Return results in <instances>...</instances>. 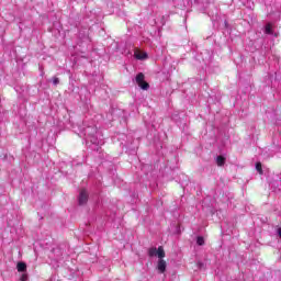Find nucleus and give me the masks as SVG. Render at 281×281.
Returning <instances> with one entry per match:
<instances>
[{"label":"nucleus","instance_id":"obj_10","mask_svg":"<svg viewBox=\"0 0 281 281\" xmlns=\"http://www.w3.org/2000/svg\"><path fill=\"white\" fill-rule=\"evenodd\" d=\"M196 245H199V247H203V245H205V239L203 238V236L196 237Z\"/></svg>","mask_w":281,"mask_h":281},{"label":"nucleus","instance_id":"obj_7","mask_svg":"<svg viewBox=\"0 0 281 281\" xmlns=\"http://www.w3.org/2000/svg\"><path fill=\"white\" fill-rule=\"evenodd\" d=\"M136 60H146V58H148V54L146 53H139V52H136L134 54Z\"/></svg>","mask_w":281,"mask_h":281},{"label":"nucleus","instance_id":"obj_1","mask_svg":"<svg viewBox=\"0 0 281 281\" xmlns=\"http://www.w3.org/2000/svg\"><path fill=\"white\" fill-rule=\"evenodd\" d=\"M83 135H85V137H90V142L92 144H100L95 139V135H98V127L97 126L88 125V126L83 127Z\"/></svg>","mask_w":281,"mask_h":281},{"label":"nucleus","instance_id":"obj_5","mask_svg":"<svg viewBox=\"0 0 281 281\" xmlns=\"http://www.w3.org/2000/svg\"><path fill=\"white\" fill-rule=\"evenodd\" d=\"M166 267H167L166 260H164V258H159L158 265H157L158 271H160V273H165Z\"/></svg>","mask_w":281,"mask_h":281},{"label":"nucleus","instance_id":"obj_12","mask_svg":"<svg viewBox=\"0 0 281 281\" xmlns=\"http://www.w3.org/2000/svg\"><path fill=\"white\" fill-rule=\"evenodd\" d=\"M256 170H258L260 172V175H262V164L257 162L256 164Z\"/></svg>","mask_w":281,"mask_h":281},{"label":"nucleus","instance_id":"obj_13","mask_svg":"<svg viewBox=\"0 0 281 281\" xmlns=\"http://www.w3.org/2000/svg\"><path fill=\"white\" fill-rule=\"evenodd\" d=\"M204 266H205V265H204L202 261H198V268H199V269H203Z\"/></svg>","mask_w":281,"mask_h":281},{"label":"nucleus","instance_id":"obj_11","mask_svg":"<svg viewBox=\"0 0 281 281\" xmlns=\"http://www.w3.org/2000/svg\"><path fill=\"white\" fill-rule=\"evenodd\" d=\"M53 85L56 87L58 85H60V79L58 77H54L53 78Z\"/></svg>","mask_w":281,"mask_h":281},{"label":"nucleus","instance_id":"obj_15","mask_svg":"<svg viewBox=\"0 0 281 281\" xmlns=\"http://www.w3.org/2000/svg\"><path fill=\"white\" fill-rule=\"evenodd\" d=\"M278 235L281 237V227L278 228Z\"/></svg>","mask_w":281,"mask_h":281},{"label":"nucleus","instance_id":"obj_9","mask_svg":"<svg viewBox=\"0 0 281 281\" xmlns=\"http://www.w3.org/2000/svg\"><path fill=\"white\" fill-rule=\"evenodd\" d=\"M265 33L269 35H273V29L271 27V23H268L266 25Z\"/></svg>","mask_w":281,"mask_h":281},{"label":"nucleus","instance_id":"obj_6","mask_svg":"<svg viewBox=\"0 0 281 281\" xmlns=\"http://www.w3.org/2000/svg\"><path fill=\"white\" fill-rule=\"evenodd\" d=\"M16 269H18L19 273H25V271H27V265L23 261H20L16 265Z\"/></svg>","mask_w":281,"mask_h":281},{"label":"nucleus","instance_id":"obj_3","mask_svg":"<svg viewBox=\"0 0 281 281\" xmlns=\"http://www.w3.org/2000/svg\"><path fill=\"white\" fill-rule=\"evenodd\" d=\"M144 78H145L144 74H143V72H139V74L136 76L135 80H136V85H138V87H140V89H143L144 91H146V90L149 89L150 86L148 85V82H146V81L144 80Z\"/></svg>","mask_w":281,"mask_h":281},{"label":"nucleus","instance_id":"obj_2","mask_svg":"<svg viewBox=\"0 0 281 281\" xmlns=\"http://www.w3.org/2000/svg\"><path fill=\"white\" fill-rule=\"evenodd\" d=\"M148 256L149 258H155V256H157L158 258H166V251L161 246H159L158 249L157 247H151L148 249Z\"/></svg>","mask_w":281,"mask_h":281},{"label":"nucleus","instance_id":"obj_4","mask_svg":"<svg viewBox=\"0 0 281 281\" xmlns=\"http://www.w3.org/2000/svg\"><path fill=\"white\" fill-rule=\"evenodd\" d=\"M87 201H89V194L87 190H81L78 198L79 205H87Z\"/></svg>","mask_w":281,"mask_h":281},{"label":"nucleus","instance_id":"obj_8","mask_svg":"<svg viewBox=\"0 0 281 281\" xmlns=\"http://www.w3.org/2000/svg\"><path fill=\"white\" fill-rule=\"evenodd\" d=\"M215 161H216L217 166H225V157L224 156H217Z\"/></svg>","mask_w":281,"mask_h":281},{"label":"nucleus","instance_id":"obj_14","mask_svg":"<svg viewBox=\"0 0 281 281\" xmlns=\"http://www.w3.org/2000/svg\"><path fill=\"white\" fill-rule=\"evenodd\" d=\"M21 281H27V274L23 273V274L21 276Z\"/></svg>","mask_w":281,"mask_h":281}]
</instances>
